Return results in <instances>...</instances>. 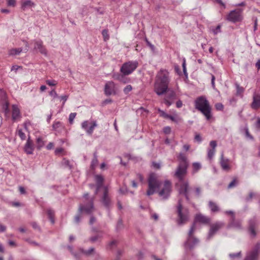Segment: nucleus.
<instances>
[{
    "mask_svg": "<svg viewBox=\"0 0 260 260\" xmlns=\"http://www.w3.org/2000/svg\"><path fill=\"white\" fill-rule=\"evenodd\" d=\"M25 152L27 154H31L33 153L34 150V144L32 141L28 137L27 142L24 146Z\"/></svg>",
    "mask_w": 260,
    "mask_h": 260,
    "instance_id": "nucleus-23",
    "label": "nucleus"
},
{
    "mask_svg": "<svg viewBox=\"0 0 260 260\" xmlns=\"http://www.w3.org/2000/svg\"><path fill=\"white\" fill-rule=\"evenodd\" d=\"M195 108L200 111L207 120L211 117V108L205 96H200L194 101Z\"/></svg>",
    "mask_w": 260,
    "mask_h": 260,
    "instance_id": "nucleus-4",
    "label": "nucleus"
},
{
    "mask_svg": "<svg viewBox=\"0 0 260 260\" xmlns=\"http://www.w3.org/2000/svg\"><path fill=\"white\" fill-rule=\"evenodd\" d=\"M138 66L137 61H129L122 64L120 68V72L124 75H129L136 69Z\"/></svg>",
    "mask_w": 260,
    "mask_h": 260,
    "instance_id": "nucleus-7",
    "label": "nucleus"
},
{
    "mask_svg": "<svg viewBox=\"0 0 260 260\" xmlns=\"http://www.w3.org/2000/svg\"><path fill=\"white\" fill-rule=\"evenodd\" d=\"M260 250V244L257 243L250 250L246 252L244 260H258Z\"/></svg>",
    "mask_w": 260,
    "mask_h": 260,
    "instance_id": "nucleus-11",
    "label": "nucleus"
},
{
    "mask_svg": "<svg viewBox=\"0 0 260 260\" xmlns=\"http://www.w3.org/2000/svg\"><path fill=\"white\" fill-rule=\"evenodd\" d=\"M223 225V223L222 222H218L215 223V224H212L211 225V228L209 231L207 239H211L213 236V235L216 233V232Z\"/></svg>",
    "mask_w": 260,
    "mask_h": 260,
    "instance_id": "nucleus-18",
    "label": "nucleus"
},
{
    "mask_svg": "<svg viewBox=\"0 0 260 260\" xmlns=\"http://www.w3.org/2000/svg\"><path fill=\"white\" fill-rule=\"evenodd\" d=\"M47 214L48 215V218L50 219L52 223H54V211L51 209H48L47 210Z\"/></svg>",
    "mask_w": 260,
    "mask_h": 260,
    "instance_id": "nucleus-31",
    "label": "nucleus"
},
{
    "mask_svg": "<svg viewBox=\"0 0 260 260\" xmlns=\"http://www.w3.org/2000/svg\"><path fill=\"white\" fill-rule=\"evenodd\" d=\"M213 33L216 35L220 31V26L218 25L213 30Z\"/></svg>",
    "mask_w": 260,
    "mask_h": 260,
    "instance_id": "nucleus-60",
    "label": "nucleus"
},
{
    "mask_svg": "<svg viewBox=\"0 0 260 260\" xmlns=\"http://www.w3.org/2000/svg\"><path fill=\"white\" fill-rule=\"evenodd\" d=\"M160 185V182L156 179L154 174L150 175L148 179V189L147 194L150 196L153 194L155 190Z\"/></svg>",
    "mask_w": 260,
    "mask_h": 260,
    "instance_id": "nucleus-8",
    "label": "nucleus"
},
{
    "mask_svg": "<svg viewBox=\"0 0 260 260\" xmlns=\"http://www.w3.org/2000/svg\"><path fill=\"white\" fill-rule=\"evenodd\" d=\"M180 162L175 173V176L178 179L176 187L180 196H183L187 201H189L191 188L188 182L184 180L187 173L188 162L186 155L180 152L177 156Z\"/></svg>",
    "mask_w": 260,
    "mask_h": 260,
    "instance_id": "nucleus-1",
    "label": "nucleus"
},
{
    "mask_svg": "<svg viewBox=\"0 0 260 260\" xmlns=\"http://www.w3.org/2000/svg\"><path fill=\"white\" fill-rule=\"evenodd\" d=\"M12 119L13 121H19L21 118L20 110L17 105H13L12 106Z\"/></svg>",
    "mask_w": 260,
    "mask_h": 260,
    "instance_id": "nucleus-17",
    "label": "nucleus"
},
{
    "mask_svg": "<svg viewBox=\"0 0 260 260\" xmlns=\"http://www.w3.org/2000/svg\"><path fill=\"white\" fill-rule=\"evenodd\" d=\"M68 248L70 252L74 255V256L77 258L79 259L80 257V254L79 253L74 252L73 251V248L71 246H68Z\"/></svg>",
    "mask_w": 260,
    "mask_h": 260,
    "instance_id": "nucleus-36",
    "label": "nucleus"
},
{
    "mask_svg": "<svg viewBox=\"0 0 260 260\" xmlns=\"http://www.w3.org/2000/svg\"><path fill=\"white\" fill-rule=\"evenodd\" d=\"M164 103L168 107L170 106L172 104V102H170L167 98L164 99Z\"/></svg>",
    "mask_w": 260,
    "mask_h": 260,
    "instance_id": "nucleus-61",
    "label": "nucleus"
},
{
    "mask_svg": "<svg viewBox=\"0 0 260 260\" xmlns=\"http://www.w3.org/2000/svg\"><path fill=\"white\" fill-rule=\"evenodd\" d=\"M210 146L211 148H209L208 149V157L209 159H211L215 152V148L217 146V143L215 141H211L210 142Z\"/></svg>",
    "mask_w": 260,
    "mask_h": 260,
    "instance_id": "nucleus-24",
    "label": "nucleus"
},
{
    "mask_svg": "<svg viewBox=\"0 0 260 260\" xmlns=\"http://www.w3.org/2000/svg\"><path fill=\"white\" fill-rule=\"evenodd\" d=\"M182 68H183V73H184V75L187 76V70H186V61H185V58H183V60Z\"/></svg>",
    "mask_w": 260,
    "mask_h": 260,
    "instance_id": "nucleus-47",
    "label": "nucleus"
},
{
    "mask_svg": "<svg viewBox=\"0 0 260 260\" xmlns=\"http://www.w3.org/2000/svg\"><path fill=\"white\" fill-rule=\"evenodd\" d=\"M244 129L245 133L246 136L250 139H253V137L250 135V134L249 133L248 127H245Z\"/></svg>",
    "mask_w": 260,
    "mask_h": 260,
    "instance_id": "nucleus-51",
    "label": "nucleus"
},
{
    "mask_svg": "<svg viewBox=\"0 0 260 260\" xmlns=\"http://www.w3.org/2000/svg\"><path fill=\"white\" fill-rule=\"evenodd\" d=\"M251 107L253 109H257L260 107V94L253 95Z\"/></svg>",
    "mask_w": 260,
    "mask_h": 260,
    "instance_id": "nucleus-26",
    "label": "nucleus"
},
{
    "mask_svg": "<svg viewBox=\"0 0 260 260\" xmlns=\"http://www.w3.org/2000/svg\"><path fill=\"white\" fill-rule=\"evenodd\" d=\"M49 95L51 96L54 99L57 98H59L58 94L56 93L54 89H53L50 92Z\"/></svg>",
    "mask_w": 260,
    "mask_h": 260,
    "instance_id": "nucleus-46",
    "label": "nucleus"
},
{
    "mask_svg": "<svg viewBox=\"0 0 260 260\" xmlns=\"http://www.w3.org/2000/svg\"><path fill=\"white\" fill-rule=\"evenodd\" d=\"M210 221V219L201 214H197L195 217L194 222L189 230L187 241L185 243L186 248L191 249L193 248L199 243V240L193 236V233L195 230V223L200 222L202 223H208Z\"/></svg>",
    "mask_w": 260,
    "mask_h": 260,
    "instance_id": "nucleus-3",
    "label": "nucleus"
},
{
    "mask_svg": "<svg viewBox=\"0 0 260 260\" xmlns=\"http://www.w3.org/2000/svg\"><path fill=\"white\" fill-rule=\"evenodd\" d=\"M23 128H17L16 132V134L18 135L21 140L24 141L26 139V135L29 137V133L27 128V124L26 123H24Z\"/></svg>",
    "mask_w": 260,
    "mask_h": 260,
    "instance_id": "nucleus-16",
    "label": "nucleus"
},
{
    "mask_svg": "<svg viewBox=\"0 0 260 260\" xmlns=\"http://www.w3.org/2000/svg\"><path fill=\"white\" fill-rule=\"evenodd\" d=\"M104 92L107 96L116 94L117 88L114 82L111 81L107 82L105 85Z\"/></svg>",
    "mask_w": 260,
    "mask_h": 260,
    "instance_id": "nucleus-14",
    "label": "nucleus"
},
{
    "mask_svg": "<svg viewBox=\"0 0 260 260\" xmlns=\"http://www.w3.org/2000/svg\"><path fill=\"white\" fill-rule=\"evenodd\" d=\"M236 87L237 95H241L244 92V88L240 86L239 84L237 83L236 84Z\"/></svg>",
    "mask_w": 260,
    "mask_h": 260,
    "instance_id": "nucleus-38",
    "label": "nucleus"
},
{
    "mask_svg": "<svg viewBox=\"0 0 260 260\" xmlns=\"http://www.w3.org/2000/svg\"><path fill=\"white\" fill-rule=\"evenodd\" d=\"M216 110L221 111L223 109V105L220 103H216L215 105Z\"/></svg>",
    "mask_w": 260,
    "mask_h": 260,
    "instance_id": "nucleus-48",
    "label": "nucleus"
},
{
    "mask_svg": "<svg viewBox=\"0 0 260 260\" xmlns=\"http://www.w3.org/2000/svg\"><path fill=\"white\" fill-rule=\"evenodd\" d=\"M243 9H238L231 11L226 16V20L233 23L242 21L243 19Z\"/></svg>",
    "mask_w": 260,
    "mask_h": 260,
    "instance_id": "nucleus-9",
    "label": "nucleus"
},
{
    "mask_svg": "<svg viewBox=\"0 0 260 260\" xmlns=\"http://www.w3.org/2000/svg\"><path fill=\"white\" fill-rule=\"evenodd\" d=\"M241 256V251H239L238 252L235 253H230L229 254V256L232 259H234L236 258H240Z\"/></svg>",
    "mask_w": 260,
    "mask_h": 260,
    "instance_id": "nucleus-37",
    "label": "nucleus"
},
{
    "mask_svg": "<svg viewBox=\"0 0 260 260\" xmlns=\"http://www.w3.org/2000/svg\"><path fill=\"white\" fill-rule=\"evenodd\" d=\"M226 214L231 215L232 218L230 221V226H233L236 229H240L241 228V224L240 221L236 220L235 219L234 213L232 211H226L225 212Z\"/></svg>",
    "mask_w": 260,
    "mask_h": 260,
    "instance_id": "nucleus-19",
    "label": "nucleus"
},
{
    "mask_svg": "<svg viewBox=\"0 0 260 260\" xmlns=\"http://www.w3.org/2000/svg\"><path fill=\"white\" fill-rule=\"evenodd\" d=\"M104 190L103 197L101 199V202L106 208L109 209L111 207L112 203L108 193V188L107 186H104Z\"/></svg>",
    "mask_w": 260,
    "mask_h": 260,
    "instance_id": "nucleus-15",
    "label": "nucleus"
},
{
    "mask_svg": "<svg viewBox=\"0 0 260 260\" xmlns=\"http://www.w3.org/2000/svg\"><path fill=\"white\" fill-rule=\"evenodd\" d=\"M190 145L189 144H184L183 146V149L185 151H188L189 150V149H190Z\"/></svg>",
    "mask_w": 260,
    "mask_h": 260,
    "instance_id": "nucleus-63",
    "label": "nucleus"
},
{
    "mask_svg": "<svg viewBox=\"0 0 260 260\" xmlns=\"http://www.w3.org/2000/svg\"><path fill=\"white\" fill-rule=\"evenodd\" d=\"M46 83L50 86H55L57 84V82L55 80H47Z\"/></svg>",
    "mask_w": 260,
    "mask_h": 260,
    "instance_id": "nucleus-40",
    "label": "nucleus"
},
{
    "mask_svg": "<svg viewBox=\"0 0 260 260\" xmlns=\"http://www.w3.org/2000/svg\"><path fill=\"white\" fill-rule=\"evenodd\" d=\"M194 140L198 143H201L202 141V138L200 134H197L195 135Z\"/></svg>",
    "mask_w": 260,
    "mask_h": 260,
    "instance_id": "nucleus-53",
    "label": "nucleus"
},
{
    "mask_svg": "<svg viewBox=\"0 0 260 260\" xmlns=\"http://www.w3.org/2000/svg\"><path fill=\"white\" fill-rule=\"evenodd\" d=\"M76 113H71L69 115V122L71 124H72L73 123V120H74V119H75V118L76 117Z\"/></svg>",
    "mask_w": 260,
    "mask_h": 260,
    "instance_id": "nucleus-44",
    "label": "nucleus"
},
{
    "mask_svg": "<svg viewBox=\"0 0 260 260\" xmlns=\"http://www.w3.org/2000/svg\"><path fill=\"white\" fill-rule=\"evenodd\" d=\"M169 97L170 99H175L176 97V93L174 91H171L169 93Z\"/></svg>",
    "mask_w": 260,
    "mask_h": 260,
    "instance_id": "nucleus-56",
    "label": "nucleus"
},
{
    "mask_svg": "<svg viewBox=\"0 0 260 260\" xmlns=\"http://www.w3.org/2000/svg\"><path fill=\"white\" fill-rule=\"evenodd\" d=\"M68 97L69 96L67 95H63L59 97V98L60 100V101H62V102H64V103H65L67 101Z\"/></svg>",
    "mask_w": 260,
    "mask_h": 260,
    "instance_id": "nucleus-59",
    "label": "nucleus"
},
{
    "mask_svg": "<svg viewBox=\"0 0 260 260\" xmlns=\"http://www.w3.org/2000/svg\"><path fill=\"white\" fill-rule=\"evenodd\" d=\"M35 6V4L30 0H23L21 2V9L25 10Z\"/></svg>",
    "mask_w": 260,
    "mask_h": 260,
    "instance_id": "nucleus-27",
    "label": "nucleus"
},
{
    "mask_svg": "<svg viewBox=\"0 0 260 260\" xmlns=\"http://www.w3.org/2000/svg\"><path fill=\"white\" fill-rule=\"evenodd\" d=\"M21 67L18 66H13L11 68V71H15L16 72V71L18 70V69L20 68Z\"/></svg>",
    "mask_w": 260,
    "mask_h": 260,
    "instance_id": "nucleus-64",
    "label": "nucleus"
},
{
    "mask_svg": "<svg viewBox=\"0 0 260 260\" xmlns=\"http://www.w3.org/2000/svg\"><path fill=\"white\" fill-rule=\"evenodd\" d=\"M97 126L96 121L94 120H85L81 124V127L83 129L87 134L91 135L93 130Z\"/></svg>",
    "mask_w": 260,
    "mask_h": 260,
    "instance_id": "nucleus-12",
    "label": "nucleus"
},
{
    "mask_svg": "<svg viewBox=\"0 0 260 260\" xmlns=\"http://www.w3.org/2000/svg\"><path fill=\"white\" fill-rule=\"evenodd\" d=\"M102 35L103 36L104 41L109 40V36L108 34V31L107 29H104L102 31Z\"/></svg>",
    "mask_w": 260,
    "mask_h": 260,
    "instance_id": "nucleus-42",
    "label": "nucleus"
},
{
    "mask_svg": "<svg viewBox=\"0 0 260 260\" xmlns=\"http://www.w3.org/2000/svg\"><path fill=\"white\" fill-rule=\"evenodd\" d=\"M22 51L21 48L12 49L9 51V54L11 55H18Z\"/></svg>",
    "mask_w": 260,
    "mask_h": 260,
    "instance_id": "nucleus-32",
    "label": "nucleus"
},
{
    "mask_svg": "<svg viewBox=\"0 0 260 260\" xmlns=\"http://www.w3.org/2000/svg\"><path fill=\"white\" fill-rule=\"evenodd\" d=\"M98 162L99 161L98 159V156L96 153L95 152L93 154V158L91 162L90 169L92 170H94L95 169L97 165H98Z\"/></svg>",
    "mask_w": 260,
    "mask_h": 260,
    "instance_id": "nucleus-29",
    "label": "nucleus"
},
{
    "mask_svg": "<svg viewBox=\"0 0 260 260\" xmlns=\"http://www.w3.org/2000/svg\"><path fill=\"white\" fill-rule=\"evenodd\" d=\"M171 77L169 72L165 69L160 70L157 73L154 85V90L158 95L165 94L168 90Z\"/></svg>",
    "mask_w": 260,
    "mask_h": 260,
    "instance_id": "nucleus-2",
    "label": "nucleus"
},
{
    "mask_svg": "<svg viewBox=\"0 0 260 260\" xmlns=\"http://www.w3.org/2000/svg\"><path fill=\"white\" fill-rule=\"evenodd\" d=\"M100 238V236L99 235H95L94 236L91 237L90 238V241L93 243L96 241L99 238Z\"/></svg>",
    "mask_w": 260,
    "mask_h": 260,
    "instance_id": "nucleus-54",
    "label": "nucleus"
},
{
    "mask_svg": "<svg viewBox=\"0 0 260 260\" xmlns=\"http://www.w3.org/2000/svg\"><path fill=\"white\" fill-rule=\"evenodd\" d=\"M236 184V180H233L229 184L228 186L229 188H232L234 187Z\"/></svg>",
    "mask_w": 260,
    "mask_h": 260,
    "instance_id": "nucleus-62",
    "label": "nucleus"
},
{
    "mask_svg": "<svg viewBox=\"0 0 260 260\" xmlns=\"http://www.w3.org/2000/svg\"><path fill=\"white\" fill-rule=\"evenodd\" d=\"M35 49L38 50L42 54L46 55L47 51L43 45V42L41 40L35 41Z\"/></svg>",
    "mask_w": 260,
    "mask_h": 260,
    "instance_id": "nucleus-25",
    "label": "nucleus"
},
{
    "mask_svg": "<svg viewBox=\"0 0 260 260\" xmlns=\"http://www.w3.org/2000/svg\"><path fill=\"white\" fill-rule=\"evenodd\" d=\"M0 104L6 116L9 115V103L7 100V95L6 92L2 89H0Z\"/></svg>",
    "mask_w": 260,
    "mask_h": 260,
    "instance_id": "nucleus-10",
    "label": "nucleus"
},
{
    "mask_svg": "<svg viewBox=\"0 0 260 260\" xmlns=\"http://www.w3.org/2000/svg\"><path fill=\"white\" fill-rule=\"evenodd\" d=\"M44 145V142L41 138H38L37 139V148L40 149Z\"/></svg>",
    "mask_w": 260,
    "mask_h": 260,
    "instance_id": "nucleus-34",
    "label": "nucleus"
},
{
    "mask_svg": "<svg viewBox=\"0 0 260 260\" xmlns=\"http://www.w3.org/2000/svg\"><path fill=\"white\" fill-rule=\"evenodd\" d=\"M124 76L125 75H123L122 73V74H120L118 73L114 74L113 75V78L115 80H118L120 82L125 83L126 82V81L125 80Z\"/></svg>",
    "mask_w": 260,
    "mask_h": 260,
    "instance_id": "nucleus-28",
    "label": "nucleus"
},
{
    "mask_svg": "<svg viewBox=\"0 0 260 260\" xmlns=\"http://www.w3.org/2000/svg\"><path fill=\"white\" fill-rule=\"evenodd\" d=\"M8 6L15 7L16 5L15 0H6Z\"/></svg>",
    "mask_w": 260,
    "mask_h": 260,
    "instance_id": "nucleus-49",
    "label": "nucleus"
},
{
    "mask_svg": "<svg viewBox=\"0 0 260 260\" xmlns=\"http://www.w3.org/2000/svg\"><path fill=\"white\" fill-rule=\"evenodd\" d=\"M177 212L178 214V224L181 225L185 223L189 219V212L187 209L182 208L181 199L178 201Z\"/></svg>",
    "mask_w": 260,
    "mask_h": 260,
    "instance_id": "nucleus-5",
    "label": "nucleus"
},
{
    "mask_svg": "<svg viewBox=\"0 0 260 260\" xmlns=\"http://www.w3.org/2000/svg\"><path fill=\"white\" fill-rule=\"evenodd\" d=\"M94 198H91L90 200L89 203L88 205L86 206H84L81 205L79 206V214L76 215L75 217V222L76 223H79L80 221V219L81 218V214L82 212H85L87 214H90L91 213L93 210V202Z\"/></svg>",
    "mask_w": 260,
    "mask_h": 260,
    "instance_id": "nucleus-6",
    "label": "nucleus"
},
{
    "mask_svg": "<svg viewBox=\"0 0 260 260\" xmlns=\"http://www.w3.org/2000/svg\"><path fill=\"white\" fill-rule=\"evenodd\" d=\"M172 191V185L170 181L166 180L165 181L162 189L159 192V195L163 199H167L170 195Z\"/></svg>",
    "mask_w": 260,
    "mask_h": 260,
    "instance_id": "nucleus-13",
    "label": "nucleus"
},
{
    "mask_svg": "<svg viewBox=\"0 0 260 260\" xmlns=\"http://www.w3.org/2000/svg\"><path fill=\"white\" fill-rule=\"evenodd\" d=\"M220 164L221 167V168L224 171H228L231 169V167L230 166V160L228 158H224L223 157V153L221 155Z\"/></svg>",
    "mask_w": 260,
    "mask_h": 260,
    "instance_id": "nucleus-22",
    "label": "nucleus"
},
{
    "mask_svg": "<svg viewBox=\"0 0 260 260\" xmlns=\"http://www.w3.org/2000/svg\"><path fill=\"white\" fill-rule=\"evenodd\" d=\"M158 111L160 113V114L161 116H162V117H164L165 118H169L170 115L166 113L164 111H163L162 110H161L159 109H158Z\"/></svg>",
    "mask_w": 260,
    "mask_h": 260,
    "instance_id": "nucleus-50",
    "label": "nucleus"
},
{
    "mask_svg": "<svg viewBox=\"0 0 260 260\" xmlns=\"http://www.w3.org/2000/svg\"><path fill=\"white\" fill-rule=\"evenodd\" d=\"M64 150L62 148H57L55 150V153L56 155H59L62 153H63Z\"/></svg>",
    "mask_w": 260,
    "mask_h": 260,
    "instance_id": "nucleus-55",
    "label": "nucleus"
},
{
    "mask_svg": "<svg viewBox=\"0 0 260 260\" xmlns=\"http://www.w3.org/2000/svg\"><path fill=\"white\" fill-rule=\"evenodd\" d=\"M62 126V123L60 121H55L52 125V128L54 130H56L58 128Z\"/></svg>",
    "mask_w": 260,
    "mask_h": 260,
    "instance_id": "nucleus-41",
    "label": "nucleus"
},
{
    "mask_svg": "<svg viewBox=\"0 0 260 260\" xmlns=\"http://www.w3.org/2000/svg\"><path fill=\"white\" fill-rule=\"evenodd\" d=\"M258 224V222L255 217H253L249 221V231L250 235L253 237H255L256 236V234L255 230Z\"/></svg>",
    "mask_w": 260,
    "mask_h": 260,
    "instance_id": "nucleus-20",
    "label": "nucleus"
},
{
    "mask_svg": "<svg viewBox=\"0 0 260 260\" xmlns=\"http://www.w3.org/2000/svg\"><path fill=\"white\" fill-rule=\"evenodd\" d=\"M209 206L212 212H217L219 210V207L217 204L212 201H209Z\"/></svg>",
    "mask_w": 260,
    "mask_h": 260,
    "instance_id": "nucleus-30",
    "label": "nucleus"
},
{
    "mask_svg": "<svg viewBox=\"0 0 260 260\" xmlns=\"http://www.w3.org/2000/svg\"><path fill=\"white\" fill-rule=\"evenodd\" d=\"M192 167L193 169V172L196 173L201 168V164L199 162H194L192 164Z\"/></svg>",
    "mask_w": 260,
    "mask_h": 260,
    "instance_id": "nucleus-39",
    "label": "nucleus"
},
{
    "mask_svg": "<svg viewBox=\"0 0 260 260\" xmlns=\"http://www.w3.org/2000/svg\"><path fill=\"white\" fill-rule=\"evenodd\" d=\"M163 132L165 134H169L171 132V128L170 126H166L163 128Z\"/></svg>",
    "mask_w": 260,
    "mask_h": 260,
    "instance_id": "nucleus-52",
    "label": "nucleus"
},
{
    "mask_svg": "<svg viewBox=\"0 0 260 260\" xmlns=\"http://www.w3.org/2000/svg\"><path fill=\"white\" fill-rule=\"evenodd\" d=\"M133 88L131 85H127L123 89V92L125 94L128 93L132 90Z\"/></svg>",
    "mask_w": 260,
    "mask_h": 260,
    "instance_id": "nucleus-45",
    "label": "nucleus"
},
{
    "mask_svg": "<svg viewBox=\"0 0 260 260\" xmlns=\"http://www.w3.org/2000/svg\"><path fill=\"white\" fill-rule=\"evenodd\" d=\"M95 181L96 182V188L95 191V194L98 193L99 189L103 186L104 178L103 176L101 175H96L94 176Z\"/></svg>",
    "mask_w": 260,
    "mask_h": 260,
    "instance_id": "nucleus-21",
    "label": "nucleus"
},
{
    "mask_svg": "<svg viewBox=\"0 0 260 260\" xmlns=\"http://www.w3.org/2000/svg\"><path fill=\"white\" fill-rule=\"evenodd\" d=\"M168 119H170V120H171L172 121H173L176 123H178L181 120L180 118L178 117H175V116H172L171 115H170Z\"/></svg>",
    "mask_w": 260,
    "mask_h": 260,
    "instance_id": "nucleus-43",
    "label": "nucleus"
},
{
    "mask_svg": "<svg viewBox=\"0 0 260 260\" xmlns=\"http://www.w3.org/2000/svg\"><path fill=\"white\" fill-rule=\"evenodd\" d=\"M122 220H119L118 222H117V225H116V229L117 230H120L122 228Z\"/></svg>",
    "mask_w": 260,
    "mask_h": 260,
    "instance_id": "nucleus-58",
    "label": "nucleus"
},
{
    "mask_svg": "<svg viewBox=\"0 0 260 260\" xmlns=\"http://www.w3.org/2000/svg\"><path fill=\"white\" fill-rule=\"evenodd\" d=\"M62 165L67 168L71 169L72 168V165L70 164V162L69 160L63 158L61 162Z\"/></svg>",
    "mask_w": 260,
    "mask_h": 260,
    "instance_id": "nucleus-35",
    "label": "nucleus"
},
{
    "mask_svg": "<svg viewBox=\"0 0 260 260\" xmlns=\"http://www.w3.org/2000/svg\"><path fill=\"white\" fill-rule=\"evenodd\" d=\"M256 128L260 129V117L256 118V121L255 124Z\"/></svg>",
    "mask_w": 260,
    "mask_h": 260,
    "instance_id": "nucleus-57",
    "label": "nucleus"
},
{
    "mask_svg": "<svg viewBox=\"0 0 260 260\" xmlns=\"http://www.w3.org/2000/svg\"><path fill=\"white\" fill-rule=\"evenodd\" d=\"M94 250V248H90L88 250H84L82 248H80V252L86 255H89L90 254H91L92 252H93Z\"/></svg>",
    "mask_w": 260,
    "mask_h": 260,
    "instance_id": "nucleus-33",
    "label": "nucleus"
}]
</instances>
